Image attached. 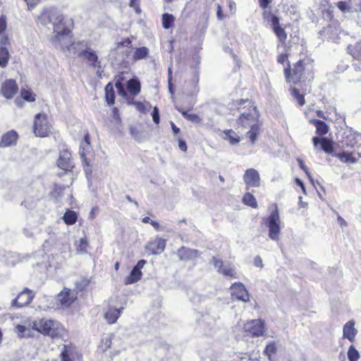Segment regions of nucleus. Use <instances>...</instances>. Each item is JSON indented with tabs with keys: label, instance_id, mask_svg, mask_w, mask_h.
Returning a JSON list of instances; mask_svg holds the SVG:
<instances>
[{
	"label": "nucleus",
	"instance_id": "nucleus-1",
	"mask_svg": "<svg viewBox=\"0 0 361 361\" xmlns=\"http://www.w3.org/2000/svg\"><path fill=\"white\" fill-rule=\"evenodd\" d=\"M42 25L51 23L54 27L55 35V46L60 47L63 50L67 49L71 53L78 54L80 57L81 53L85 49H87L90 43L87 40H80L71 43L68 34L71 31V27L73 25L71 19H66L59 11L51 8L44 10L39 18Z\"/></svg>",
	"mask_w": 361,
	"mask_h": 361
},
{
	"label": "nucleus",
	"instance_id": "nucleus-2",
	"mask_svg": "<svg viewBox=\"0 0 361 361\" xmlns=\"http://www.w3.org/2000/svg\"><path fill=\"white\" fill-rule=\"evenodd\" d=\"M37 328V332L52 339L63 338L67 336V330L58 320L42 318L37 320V324H33Z\"/></svg>",
	"mask_w": 361,
	"mask_h": 361
},
{
	"label": "nucleus",
	"instance_id": "nucleus-3",
	"mask_svg": "<svg viewBox=\"0 0 361 361\" xmlns=\"http://www.w3.org/2000/svg\"><path fill=\"white\" fill-rule=\"evenodd\" d=\"M235 106L240 113L238 124L243 128H250L258 125V112L256 107L251 105L248 99H240L236 102Z\"/></svg>",
	"mask_w": 361,
	"mask_h": 361
},
{
	"label": "nucleus",
	"instance_id": "nucleus-4",
	"mask_svg": "<svg viewBox=\"0 0 361 361\" xmlns=\"http://www.w3.org/2000/svg\"><path fill=\"white\" fill-rule=\"evenodd\" d=\"M284 74L286 76L287 82H293V84H298L305 80H310L313 78L312 73L310 70L307 69L302 61H298L292 69V73L289 68H286L284 70Z\"/></svg>",
	"mask_w": 361,
	"mask_h": 361
},
{
	"label": "nucleus",
	"instance_id": "nucleus-5",
	"mask_svg": "<svg viewBox=\"0 0 361 361\" xmlns=\"http://www.w3.org/2000/svg\"><path fill=\"white\" fill-rule=\"evenodd\" d=\"M264 221L269 228V238L274 241L278 240L281 228L279 212L276 204H274V209Z\"/></svg>",
	"mask_w": 361,
	"mask_h": 361
},
{
	"label": "nucleus",
	"instance_id": "nucleus-6",
	"mask_svg": "<svg viewBox=\"0 0 361 361\" xmlns=\"http://www.w3.org/2000/svg\"><path fill=\"white\" fill-rule=\"evenodd\" d=\"M52 126L49 121L48 116L44 113L35 115L33 131L36 136L47 137L52 133Z\"/></svg>",
	"mask_w": 361,
	"mask_h": 361
},
{
	"label": "nucleus",
	"instance_id": "nucleus-7",
	"mask_svg": "<svg viewBox=\"0 0 361 361\" xmlns=\"http://www.w3.org/2000/svg\"><path fill=\"white\" fill-rule=\"evenodd\" d=\"M266 330L265 323L261 319L250 320L244 324L245 332L253 337L263 336Z\"/></svg>",
	"mask_w": 361,
	"mask_h": 361
},
{
	"label": "nucleus",
	"instance_id": "nucleus-8",
	"mask_svg": "<svg viewBox=\"0 0 361 361\" xmlns=\"http://www.w3.org/2000/svg\"><path fill=\"white\" fill-rule=\"evenodd\" d=\"M18 86L13 79H7L1 85L0 92L4 97L11 99L17 94Z\"/></svg>",
	"mask_w": 361,
	"mask_h": 361
},
{
	"label": "nucleus",
	"instance_id": "nucleus-9",
	"mask_svg": "<svg viewBox=\"0 0 361 361\" xmlns=\"http://www.w3.org/2000/svg\"><path fill=\"white\" fill-rule=\"evenodd\" d=\"M34 297L35 293L26 288L18 294L17 298L12 300L11 305L15 307H23L29 305Z\"/></svg>",
	"mask_w": 361,
	"mask_h": 361
},
{
	"label": "nucleus",
	"instance_id": "nucleus-10",
	"mask_svg": "<svg viewBox=\"0 0 361 361\" xmlns=\"http://www.w3.org/2000/svg\"><path fill=\"white\" fill-rule=\"evenodd\" d=\"M349 53L357 61L353 63L355 71L357 73V78L355 81H361V43H357L355 46L348 47Z\"/></svg>",
	"mask_w": 361,
	"mask_h": 361
},
{
	"label": "nucleus",
	"instance_id": "nucleus-11",
	"mask_svg": "<svg viewBox=\"0 0 361 361\" xmlns=\"http://www.w3.org/2000/svg\"><path fill=\"white\" fill-rule=\"evenodd\" d=\"M243 180L247 190L250 188H257L260 185V176L258 171L255 169H249L245 171Z\"/></svg>",
	"mask_w": 361,
	"mask_h": 361
},
{
	"label": "nucleus",
	"instance_id": "nucleus-12",
	"mask_svg": "<svg viewBox=\"0 0 361 361\" xmlns=\"http://www.w3.org/2000/svg\"><path fill=\"white\" fill-rule=\"evenodd\" d=\"M76 299V294L74 291L65 288L57 295V301L63 308L68 307Z\"/></svg>",
	"mask_w": 361,
	"mask_h": 361
},
{
	"label": "nucleus",
	"instance_id": "nucleus-13",
	"mask_svg": "<svg viewBox=\"0 0 361 361\" xmlns=\"http://www.w3.org/2000/svg\"><path fill=\"white\" fill-rule=\"evenodd\" d=\"M33 324H37V320H28L23 324H18L16 326V332L20 338H29L32 336V330L37 331V328L33 326Z\"/></svg>",
	"mask_w": 361,
	"mask_h": 361
},
{
	"label": "nucleus",
	"instance_id": "nucleus-14",
	"mask_svg": "<svg viewBox=\"0 0 361 361\" xmlns=\"http://www.w3.org/2000/svg\"><path fill=\"white\" fill-rule=\"evenodd\" d=\"M90 137L89 134L86 133L84 136V140L81 142L80 145V149H79V154L82 160V161L85 164L86 167L85 168V171L86 174L88 173H91V170L89 169V161H87V159L86 158V153L88 152L90 149Z\"/></svg>",
	"mask_w": 361,
	"mask_h": 361
},
{
	"label": "nucleus",
	"instance_id": "nucleus-15",
	"mask_svg": "<svg viewBox=\"0 0 361 361\" xmlns=\"http://www.w3.org/2000/svg\"><path fill=\"white\" fill-rule=\"evenodd\" d=\"M80 58L86 61L93 68L101 67V62L99 61L98 56L96 51L91 48L90 45L81 53Z\"/></svg>",
	"mask_w": 361,
	"mask_h": 361
},
{
	"label": "nucleus",
	"instance_id": "nucleus-16",
	"mask_svg": "<svg viewBox=\"0 0 361 361\" xmlns=\"http://www.w3.org/2000/svg\"><path fill=\"white\" fill-rule=\"evenodd\" d=\"M232 298L235 300L247 302L249 300V295L245 286L240 283H235L231 286Z\"/></svg>",
	"mask_w": 361,
	"mask_h": 361
},
{
	"label": "nucleus",
	"instance_id": "nucleus-17",
	"mask_svg": "<svg viewBox=\"0 0 361 361\" xmlns=\"http://www.w3.org/2000/svg\"><path fill=\"white\" fill-rule=\"evenodd\" d=\"M199 325L204 334H210L216 329V319L209 314L203 315Z\"/></svg>",
	"mask_w": 361,
	"mask_h": 361
},
{
	"label": "nucleus",
	"instance_id": "nucleus-18",
	"mask_svg": "<svg viewBox=\"0 0 361 361\" xmlns=\"http://www.w3.org/2000/svg\"><path fill=\"white\" fill-rule=\"evenodd\" d=\"M58 166L60 169L65 171H69L73 168V164L71 160V154L68 150L64 149L60 152L58 159Z\"/></svg>",
	"mask_w": 361,
	"mask_h": 361
},
{
	"label": "nucleus",
	"instance_id": "nucleus-19",
	"mask_svg": "<svg viewBox=\"0 0 361 361\" xmlns=\"http://www.w3.org/2000/svg\"><path fill=\"white\" fill-rule=\"evenodd\" d=\"M18 138L16 131L11 130L4 133L1 139L0 147H8L16 145Z\"/></svg>",
	"mask_w": 361,
	"mask_h": 361
},
{
	"label": "nucleus",
	"instance_id": "nucleus-20",
	"mask_svg": "<svg viewBox=\"0 0 361 361\" xmlns=\"http://www.w3.org/2000/svg\"><path fill=\"white\" fill-rule=\"evenodd\" d=\"M178 256L180 260L189 261L195 259L199 257V251L195 249H190L185 247H181L178 250Z\"/></svg>",
	"mask_w": 361,
	"mask_h": 361
},
{
	"label": "nucleus",
	"instance_id": "nucleus-21",
	"mask_svg": "<svg viewBox=\"0 0 361 361\" xmlns=\"http://www.w3.org/2000/svg\"><path fill=\"white\" fill-rule=\"evenodd\" d=\"M312 142L314 148H317L318 145L320 144L321 149L327 154L333 152L334 145L332 141L326 137H314Z\"/></svg>",
	"mask_w": 361,
	"mask_h": 361
},
{
	"label": "nucleus",
	"instance_id": "nucleus-22",
	"mask_svg": "<svg viewBox=\"0 0 361 361\" xmlns=\"http://www.w3.org/2000/svg\"><path fill=\"white\" fill-rule=\"evenodd\" d=\"M165 247L166 240L161 238H157L147 245V249H148L152 254L158 255L164 250Z\"/></svg>",
	"mask_w": 361,
	"mask_h": 361
},
{
	"label": "nucleus",
	"instance_id": "nucleus-23",
	"mask_svg": "<svg viewBox=\"0 0 361 361\" xmlns=\"http://www.w3.org/2000/svg\"><path fill=\"white\" fill-rule=\"evenodd\" d=\"M271 22L274 33L281 42H284L286 40L287 35L285 30L280 26L279 18L276 16H271Z\"/></svg>",
	"mask_w": 361,
	"mask_h": 361
},
{
	"label": "nucleus",
	"instance_id": "nucleus-24",
	"mask_svg": "<svg viewBox=\"0 0 361 361\" xmlns=\"http://www.w3.org/2000/svg\"><path fill=\"white\" fill-rule=\"evenodd\" d=\"M123 309V307H120L119 308L109 307L104 314V318L107 323L109 324L116 323Z\"/></svg>",
	"mask_w": 361,
	"mask_h": 361
},
{
	"label": "nucleus",
	"instance_id": "nucleus-25",
	"mask_svg": "<svg viewBox=\"0 0 361 361\" xmlns=\"http://www.w3.org/2000/svg\"><path fill=\"white\" fill-rule=\"evenodd\" d=\"M126 88L130 95H137L140 92L141 90V85L139 79L136 77L130 79L126 83Z\"/></svg>",
	"mask_w": 361,
	"mask_h": 361
},
{
	"label": "nucleus",
	"instance_id": "nucleus-26",
	"mask_svg": "<svg viewBox=\"0 0 361 361\" xmlns=\"http://www.w3.org/2000/svg\"><path fill=\"white\" fill-rule=\"evenodd\" d=\"M357 330L354 328V322L350 321L343 326V337L348 338L350 341H353L356 335Z\"/></svg>",
	"mask_w": 361,
	"mask_h": 361
},
{
	"label": "nucleus",
	"instance_id": "nucleus-27",
	"mask_svg": "<svg viewBox=\"0 0 361 361\" xmlns=\"http://www.w3.org/2000/svg\"><path fill=\"white\" fill-rule=\"evenodd\" d=\"M74 350L71 346L63 345L60 353L61 361H72Z\"/></svg>",
	"mask_w": 361,
	"mask_h": 361
},
{
	"label": "nucleus",
	"instance_id": "nucleus-28",
	"mask_svg": "<svg viewBox=\"0 0 361 361\" xmlns=\"http://www.w3.org/2000/svg\"><path fill=\"white\" fill-rule=\"evenodd\" d=\"M224 139L228 140L229 143L232 145H235L240 141V137L233 130H224Z\"/></svg>",
	"mask_w": 361,
	"mask_h": 361
},
{
	"label": "nucleus",
	"instance_id": "nucleus-29",
	"mask_svg": "<svg viewBox=\"0 0 361 361\" xmlns=\"http://www.w3.org/2000/svg\"><path fill=\"white\" fill-rule=\"evenodd\" d=\"M10 59V54L6 47L0 46V67L6 68Z\"/></svg>",
	"mask_w": 361,
	"mask_h": 361
},
{
	"label": "nucleus",
	"instance_id": "nucleus-30",
	"mask_svg": "<svg viewBox=\"0 0 361 361\" xmlns=\"http://www.w3.org/2000/svg\"><path fill=\"white\" fill-rule=\"evenodd\" d=\"M105 98L109 105H112L114 104L115 92L111 83L107 84L105 87Z\"/></svg>",
	"mask_w": 361,
	"mask_h": 361
},
{
	"label": "nucleus",
	"instance_id": "nucleus-31",
	"mask_svg": "<svg viewBox=\"0 0 361 361\" xmlns=\"http://www.w3.org/2000/svg\"><path fill=\"white\" fill-rule=\"evenodd\" d=\"M243 202L252 208H257L258 204L255 196L250 192H246L243 197Z\"/></svg>",
	"mask_w": 361,
	"mask_h": 361
},
{
	"label": "nucleus",
	"instance_id": "nucleus-32",
	"mask_svg": "<svg viewBox=\"0 0 361 361\" xmlns=\"http://www.w3.org/2000/svg\"><path fill=\"white\" fill-rule=\"evenodd\" d=\"M142 276L141 271H138L134 268L131 270L130 275L126 279V284H132L138 281Z\"/></svg>",
	"mask_w": 361,
	"mask_h": 361
},
{
	"label": "nucleus",
	"instance_id": "nucleus-33",
	"mask_svg": "<svg viewBox=\"0 0 361 361\" xmlns=\"http://www.w3.org/2000/svg\"><path fill=\"white\" fill-rule=\"evenodd\" d=\"M176 109L180 113H181L183 116L189 121H191L195 123H199L202 121V119L197 114H188L186 111L182 109Z\"/></svg>",
	"mask_w": 361,
	"mask_h": 361
},
{
	"label": "nucleus",
	"instance_id": "nucleus-34",
	"mask_svg": "<svg viewBox=\"0 0 361 361\" xmlns=\"http://www.w3.org/2000/svg\"><path fill=\"white\" fill-rule=\"evenodd\" d=\"M63 219L68 225H73L77 221V214L72 210H67L63 214Z\"/></svg>",
	"mask_w": 361,
	"mask_h": 361
},
{
	"label": "nucleus",
	"instance_id": "nucleus-35",
	"mask_svg": "<svg viewBox=\"0 0 361 361\" xmlns=\"http://www.w3.org/2000/svg\"><path fill=\"white\" fill-rule=\"evenodd\" d=\"M148 54H149V49L147 47H142L137 48L133 54V60L138 61V60L144 59L147 56Z\"/></svg>",
	"mask_w": 361,
	"mask_h": 361
},
{
	"label": "nucleus",
	"instance_id": "nucleus-36",
	"mask_svg": "<svg viewBox=\"0 0 361 361\" xmlns=\"http://www.w3.org/2000/svg\"><path fill=\"white\" fill-rule=\"evenodd\" d=\"M317 133L319 135H324L328 133V126L325 122L317 120L314 123Z\"/></svg>",
	"mask_w": 361,
	"mask_h": 361
},
{
	"label": "nucleus",
	"instance_id": "nucleus-37",
	"mask_svg": "<svg viewBox=\"0 0 361 361\" xmlns=\"http://www.w3.org/2000/svg\"><path fill=\"white\" fill-rule=\"evenodd\" d=\"M219 274H223L225 276L237 278L235 269L233 267H231V265L228 264H226L224 266L222 269L220 271Z\"/></svg>",
	"mask_w": 361,
	"mask_h": 361
},
{
	"label": "nucleus",
	"instance_id": "nucleus-38",
	"mask_svg": "<svg viewBox=\"0 0 361 361\" xmlns=\"http://www.w3.org/2000/svg\"><path fill=\"white\" fill-rule=\"evenodd\" d=\"M335 156L344 163L350 162L354 164L357 161L356 159L353 157L348 152L336 154Z\"/></svg>",
	"mask_w": 361,
	"mask_h": 361
},
{
	"label": "nucleus",
	"instance_id": "nucleus-39",
	"mask_svg": "<svg viewBox=\"0 0 361 361\" xmlns=\"http://www.w3.org/2000/svg\"><path fill=\"white\" fill-rule=\"evenodd\" d=\"M88 243L86 238H81L78 241L76 242L77 251L81 254L86 253Z\"/></svg>",
	"mask_w": 361,
	"mask_h": 361
},
{
	"label": "nucleus",
	"instance_id": "nucleus-40",
	"mask_svg": "<svg viewBox=\"0 0 361 361\" xmlns=\"http://www.w3.org/2000/svg\"><path fill=\"white\" fill-rule=\"evenodd\" d=\"M276 347H277L276 342L271 341V342L268 343V344L267 345V346L264 350V355H266L267 356L269 357V358H270L271 355L276 353Z\"/></svg>",
	"mask_w": 361,
	"mask_h": 361
},
{
	"label": "nucleus",
	"instance_id": "nucleus-41",
	"mask_svg": "<svg viewBox=\"0 0 361 361\" xmlns=\"http://www.w3.org/2000/svg\"><path fill=\"white\" fill-rule=\"evenodd\" d=\"M259 133V125L250 127V130L247 133V135L252 143H255Z\"/></svg>",
	"mask_w": 361,
	"mask_h": 361
},
{
	"label": "nucleus",
	"instance_id": "nucleus-42",
	"mask_svg": "<svg viewBox=\"0 0 361 361\" xmlns=\"http://www.w3.org/2000/svg\"><path fill=\"white\" fill-rule=\"evenodd\" d=\"M174 17L171 14L164 13L162 16V25L165 29H169L172 26Z\"/></svg>",
	"mask_w": 361,
	"mask_h": 361
},
{
	"label": "nucleus",
	"instance_id": "nucleus-43",
	"mask_svg": "<svg viewBox=\"0 0 361 361\" xmlns=\"http://www.w3.org/2000/svg\"><path fill=\"white\" fill-rule=\"evenodd\" d=\"M20 95L27 102H34L35 100V94L30 90L22 88Z\"/></svg>",
	"mask_w": 361,
	"mask_h": 361
},
{
	"label": "nucleus",
	"instance_id": "nucleus-44",
	"mask_svg": "<svg viewBox=\"0 0 361 361\" xmlns=\"http://www.w3.org/2000/svg\"><path fill=\"white\" fill-rule=\"evenodd\" d=\"M349 361H357L360 358V353L353 345H350L348 350Z\"/></svg>",
	"mask_w": 361,
	"mask_h": 361
},
{
	"label": "nucleus",
	"instance_id": "nucleus-45",
	"mask_svg": "<svg viewBox=\"0 0 361 361\" xmlns=\"http://www.w3.org/2000/svg\"><path fill=\"white\" fill-rule=\"evenodd\" d=\"M211 263L213 264L214 268L216 269L218 273L220 272L224 266L226 264L224 263L222 259L217 256L212 257V258L211 259Z\"/></svg>",
	"mask_w": 361,
	"mask_h": 361
},
{
	"label": "nucleus",
	"instance_id": "nucleus-46",
	"mask_svg": "<svg viewBox=\"0 0 361 361\" xmlns=\"http://www.w3.org/2000/svg\"><path fill=\"white\" fill-rule=\"evenodd\" d=\"M292 95L297 100L300 106H302L305 103L304 95L300 94L299 90L296 88L292 90Z\"/></svg>",
	"mask_w": 361,
	"mask_h": 361
},
{
	"label": "nucleus",
	"instance_id": "nucleus-47",
	"mask_svg": "<svg viewBox=\"0 0 361 361\" xmlns=\"http://www.w3.org/2000/svg\"><path fill=\"white\" fill-rule=\"evenodd\" d=\"M297 161L298 163V165H299L300 168L305 173V174L308 177V178L310 180V182L312 184H314V180H313V178H312V177L311 176V173L309 171L308 168L305 165L302 159H297Z\"/></svg>",
	"mask_w": 361,
	"mask_h": 361
},
{
	"label": "nucleus",
	"instance_id": "nucleus-48",
	"mask_svg": "<svg viewBox=\"0 0 361 361\" xmlns=\"http://www.w3.org/2000/svg\"><path fill=\"white\" fill-rule=\"evenodd\" d=\"M115 86L118 90V94L123 97V98H128V94L126 90L124 89V87L123 84L121 82H116L115 84Z\"/></svg>",
	"mask_w": 361,
	"mask_h": 361
},
{
	"label": "nucleus",
	"instance_id": "nucleus-49",
	"mask_svg": "<svg viewBox=\"0 0 361 361\" xmlns=\"http://www.w3.org/2000/svg\"><path fill=\"white\" fill-rule=\"evenodd\" d=\"M112 116L117 126L121 124V119L119 116V110L117 107H114L112 109Z\"/></svg>",
	"mask_w": 361,
	"mask_h": 361
},
{
	"label": "nucleus",
	"instance_id": "nucleus-50",
	"mask_svg": "<svg viewBox=\"0 0 361 361\" xmlns=\"http://www.w3.org/2000/svg\"><path fill=\"white\" fill-rule=\"evenodd\" d=\"M142 221L145 224H150L157 231H159V224L155 221L152 220L149 216L142 218Z\"/></svg>",
	"mask_w": 361,
	"mask_h": 361
},
{
	"label": "nucleus",
	"instance_id": "nucleus-51",
	"mask_svg": "<svg viewBox=\"0 0 361 361\" xmlns=\"http://www.w3.org/2000/svg\"><path fill=\"white\" fill-rule=\"evenodd\" d=\"M130 135L137 140H141L142 133L135 128L131 126L130 128Z\"/></svg>",
	"mask_w": 361,
	"mask_h": 361
},
{
	"label": "nucleus",
	"instance_id": "nucleus-52",
	"mask_svg": "<svg viewBox=\"0 0 361 361\" xmlns=\"http://www.w3.org/2000/svg\"><path fill=\"white\" fill-rule=\"evenodd\" d=\"M152 116L153 121L156 124H158L159 123L160 119H159V109L157 106L154 107L152 113Z\"/></svg>",
	"mask_w": 361,
	"mask_h": 361
},
{
	"label": "nucleus",
	"instance_id": "nucleus-53",
	"mask_svg": "<svg viewBox=\"0 0 361 361\" xmlns=\"http://www.w3.org/2000/svg\"><path fill=\"white\" fill-rule=\"evenodd\" d=\"M216 16L219 20H223L224 18L221 6L219 4H217Z\"/></svg>",
	"mask_w": 361,
	"mask_h": 361
},
{
	"label": "nucleus",
	"instance_id": "nucleus-54",
	"mask_svg": "<svg viewBox=\"0 0 361 361\" xmlns=\"http://www.w3.org/2000/svg\"><path fill=\"white\" fill-rule=\"evenodd\" d=\"M337 7L342 11H345L347 10V4L345 1H338L336 4Z\"/></svg>",
	"mask_w": 361,
	"mask_h": 361
},
{
	"label": "nucleus",
	"instance_id": "nucleus-55",
	"mask_svg": "<svg viewBox=\"0 0 361 361\" xmlns=\"http://www.w3.org/2000/svg\"><path fill=\"white\" fill-rule=\"evenodd\" d=\"M6 27V22L4 18L0 17V34L3 32Z\"/></svg>",
	"mask_w": 361,
	"mask_h": 361
},
{
	"label": "nucleus",
	"instance_id": "nucleus-56",
	"mask_svg": "<svg viewBox=\"0 0 361 361\" xmlns=\"http://www.w3.org/2000/svg\"><path fill=\"white\" fill-rule=\"evenodd\" d=\"M146 264V261L145 259H140L137 262V264L133 267L134 269L141 271V269Z\"/></svg>",
	"mask_w": 361,
	"mask_h": 361
},
{
	"label": "nucleus",
	"instance_id": "nucleus-57",
	"mask_svg": "<svg viewBox=\"0 0 361 361\" xmlns=\"http://www.w3.org/2000/svg\"><path fill=\"white\" fill-rule=\"evenodd\" d=\"M287 59L288 56L286 54H280L277 58V61L281 64H283Z\"/></svg>",
	"mask_w": 361,
	"mask_h": 361
},
{
	"label": "nucleus",
	"instance_id": "nucleus-58",
	"mask_svg": "<svg viewBox=\"0 0 361 361\" xmlns=\"http://www.w3.org/2000/svg\"><path fill=\"white\" fill-rule=\"evenodd\" d=\"M131 42H132L130 39V38H126L124 40H123L122 42H118V46H123V47H128V46L130 45Z\"/></svg>",
	"mask_w": 361,
	"mask_h": 361
},
{
	"label": "nucleus",
	"instance_id": "nucleus-59",
	"mask_svg": "<svg viewBox=\"0 0 361 361\" xmlns=\"http://www.w3.org/2000/svg\"><path fill=\"white\" fill-rule=\"evenodd\" d=\"M137 110L143 111L145 110V104L140 102H135L133 103Z\"/></svg>",
	"mask_w": 361,
	"mask_h": 361
},
{
	"label": "nucleus",
	"instance_id": "nucleus-60",
	"mask_svg": "<svg viewBox=\"0 0 361 361\" xmlns=\"http://www.w3.org/2000/svg\"><path fill=\"white\" fill-rule=\"evenodd\" d=\"M137 0H130L129 5L130 7L135 8L137 13H140V9L137 5Z\"/></svg>",
	"mask_w": 361,
	"mask_h": 361
},
{
	"label": "nucleus",
	"instance_id": "nucleus-61",
	"mask_svg": "<svg viewBox=\"0 0 361 361\" xmlns=\"http://www.w3.org/2000/svg\"><path fill=\"white\" fill-rule=\"evenodd\" d=\"M259 1L260 7L266 8L271 2V0H259Z\"/></svg>",
	"mask_w": 361,
	"mask_h": 361
},
{
	"label": "nucleus",
	"instance_id": "nucleus-62",
	"mask_svg": "<svg viewBox=\"0 0 361 361\" xmlns=\"http://www.w3.org/2000/svg\"><path fill=\"white\" fill-rule=\"evenodd\" d=\"M295 183H296V184L298 185H299L301 188V189L302 190L303 192L306 193V190H305V185H304L303 182L300 179L296 178L295 179Z\"/></svg>",
	"mask_w": 361,
	"mask_h": 361
},
{
	"label": "nucleus",
	"instance_id": "nucleus-63",
	"mask_svg": "<svg viewBox=\"0 0 361 361\" xmlns=\"http://www.w3.org/2000/svg\"><path fill=\"white\" fill-rule=\"evenodd\" d=\"M227 1H228V6H229L231 11H235L236 9L235 3L234 1H233L232 0H227Z\"/></svg>",
	"mask_w": 361,
	"mask_h": 361
},
{
	"label": "nucleus",
	"instance_id": "nucleus-64",
	"mask_svg": "<svg viewBox=\"0 0 361 361\" xmlns=\"http://www.w3.org/2000/svg\"><path fill=\"white\" fill-rule=\"evenodd\" d=\"M178 145L182 151L185 152L187 150V145L184 141L180 140Z\"/></svg>",
	"mask_w": 361,
	"mask_h": 361
}]
</instances>
